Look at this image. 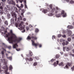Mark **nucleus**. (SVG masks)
Returning a JSON list of instances; mask_svg holds the SVG:
<instances>
[{
    "instance_id": "1",
    "label": "nucleus",
    "mask_w": 74,
    "mask_h": 74,
    "mask_svg": "<svg viewBox=\"0 0 74 74\" xmlns=\"http://www.w3.org/2000/svg\"><path fill=\"white\" fill-rule=\"evenodd\" d=\"M10 33L12 35V36L8 37V41L9 43L11 44H14V42L18 43L22 40L21 38H17L16 35L13 33L12 30H10Z\"/></svg>"
},
{
    "instance_id": "2",
    "label": "nucleus",
    "mask_w": 74,
    "mask_h": 74,
    "mask_svg": "<svg viewBox=\"0 0 74 74\" xmlns=\"http://www.w3.org/2000/svg\"><path fill=\"white\" fill-rule=\"evenodd\" d=\"M2 61L3 63V64L2 68L4 70V72L3 73H5V74H10L9 72H7L8 71V67H7L6 65L7 62L5 59L3 60H2Z\"/></svg>"
},
{
    "instance_id": "3",
    "label": "nucleus",
    "mask_w": 74,
    "mask_h": 74,
    "mask_svg": "<svg viewBox=\"0 0 74 74\" xmlns=\"http://www.w3.org/2000/svg\"><path fill=\"white\" fill-rule=\"evenodd\" d=\"M33 56V53L32 52L30 51H29V53L28 55H27V58H29V59L28 58H26V60L27 62V61H29V62H31V61H33V59L32 58H31Z\"/></svg>"
},
{
    "instance_id": "4",
    "label": "nucleus",
    "mask_w": 74,
    "mask_h": 74,
    "mask_svg": "<svg viewBox=\"0 0 74 74\" xmlns=\"http://www.w3.org/2000/svg\"><path fill=\"white\" fill-rule=\"evenodd\" d=\"M1 31H3L4 32V34L5 37H8V35L5 33H7V29H5L4 27H0V32H1Z\"/></svg>"
},
{
    "instance_id": "5",
    "label": "nucleus",
    "mask_w": 74,
    "mask_h": 74,
    "mask_svg": "<svg viewBox=\"0 0 74 74\" xmlns=\"http://www.w3.org/2000/svg\"><path fill=\"white\" fill-rule=\"evenodd\" d=\"M62 14H63L62 16L64 18V17H66V16H67V14H66V13H64V11L63 10L62 11L61 14H56V16L57 18H59L62 15Z\"/></svg>"
},
{
    "instance_id": "6",
    "label": "nucleus",
    "mask_w": 74,
    "mask_h": 74,
    "mask_svg": "<svg viewBox=\"0 0 74 74\" xmlns=\"http://www.w3.org/2000/svg\"><path fill=\"white\" fill-rule=\"evenodd\" d=\"M55 11V13L56 14H57L59 12V11H60V9L58 8V7H56V10H55V8H53L51 10V12H53L54 11Z\"/></svg>"
},
{
    "instance_id": "7",
    "label": "nucleus",
    "mask_w": 74,
    "mask_h": 74,
    "mask_svg": "<svg viewBox=\"0 0 74 74\" xmlns=\"http://www.w3.org/2000/svg\"><path fill=\"white\" fill-rule=\"evenodd\" d=\"M8 4H11L13 5H16L15 2V1H13V0H12L11 1L10 0H8Z\"/></svg>"
},
{
    "instance_id": "8",
    "label": "nucleus",
    "mask_w": 74,
    "mask_h": 74,
    "mask_svg": "<svg viewBox=\"0 0 74 74\" xmlns=\"http://www.w3.org/2000/svg\"><path fill=\"white\" fill-rule=\"evenodd\" d=\"M66 32L67 33L68 36H70L72 34V32L71 31L68 30V29H66Z\"/></svg>"
},
{
    "instance_id": "9",
    "label": "nucleus",
    "mask_w": 74,
    "mask_h": 74,
    "mask_svg": "<svg viewBox=\"0 0 74 74\" xmlns=\"http://www.w3.org/2000/svg\"><path fill=\"white\" fill-rule=\"evenodd\" d=\"M23 23H23L22 21H21L18 26L20 27V29L21 30H23V29H24V27H23L22 26V24H23Z\"/></svg>"
},
{
    "instance_id": "10",
    "label": "nucleus",
    "mask_w": 74,
    "mask_h": 74,
    "mask_svg": "<svg viewBox=\"0 0 74 74\" xmlns=\"http://www.w3.org/2000/svg\"><path fill=\"white\" fill-rule=\"evenodd\" d=\"M12 15L13 17L15 18V21H16V14H15V13L12 12Z\"/></svg>"
},
{
    "instance_id": "11",
    "label": "nucleus",
    "mask_w": 74,
    "mask_h": 74,
    "mask_svg": "<svg viewBox=\"0 0 74 74\" xmlns=\"http://www.w3.org/2000/svg\"><path fill=\"white\" fill-rule=\"evenodd\" d=\"M32 45L35 46V47H37V45H38V43H34V41H33L32 40Z\"/></svg>"
},
{
    "instance_id": "12",
    "label": "nucleus",
    "mask_w": 74,
    "mask_h": 74,
    "mask_svg": "<svg viewBox=\"0 0 74 74\" xmlns=\"http://www.w3.org/2000/svg\"><path fill=\"white\" fill-rule=\"evenodd\" d=\"M7 8H8V10L9 11H12V7H11V6H10L9 5H7Z\"/></svg>"
},
{
    "instance_id": "13",
    "label": "nucleus",
    "mask_w": 74,
    "mask_h": 74,
    "mask_svg": "<svg viewBox=\"0 0 74 74\" xmlns=\"http://www.w3.org/2000/svg\"><path fill=\"white\" fill-rule=\"evenodd\" d=\"M65 49L66 50V51H68L69 50V47H66L64 48V47L63 48V51H65Z\"/></svg>"
},
{
    "instance_id": "14",
    "label": "nucleus",
    "mask_w": 74,
    "mask_h": 74,
    "mask_svg": "<svg viewBox=\"0 0 74 74\" xmlns=\"http://www.w3.org/2000/svg\"><path fill=\"white\" fill-rule=\"evenodd\" d=\"M56 62H57V64H56V62H55L53 64V65L54 67H56V66H57V65H58V64L59 63V61H57Z\"/></svg>"
},
{
    "instance_id": "15",
    "label": "nucleus",
    "mask_w": 74,
    "mask_h": 74,
    "mask_svg": "<svg viewBox=\"0 0 74 74\" xmlns=\"http://www.w3.org/2000/svg\"><path fill=\"white\" fill-rule=\"evenodd\" d=\"M71 65V64L69 63H68L66 65V66H65L66 68V69H68L69 68V66H70Z\"/></svg>"
},
{
    "instance_id": "16",
    "label": "nucleus",
    "mask_w": 74,
    "mask_h": 74,
    "mask_svg": "<svg viewBox=\"0 0 74 74\" xmlns=\"http://www.w3.org/2000/svg\"><path fill=\"white\" fill-rule=\"evenodd\" d=\"M67 28L69 29H73V27L71 25H68L67 27Z\"/></svg>"
},
{
    "instance_id": "17",
    "label": "nucleus",
    "mask_w": 74,
    "mask_h": 74,
    "mask_svg": "<svg viewBox=\"0 0 74 74\" xmlns=\"http://www.w3.org/2000/svg\"><path fill=\"white\" fill-rule=\"evenodd\" d=\"M14 11H16V12H17V13H18V10L17 9V8H16V7H14Z\"/></svg>"
},
{
    "instance_id": "18",
    "label": "nucleus",
    "mask_w": 74,
    "mask_h": 74,
    "mask_svg": "<svg viewBox=\"0 0 74 74\" xmlns=\"http://www.w3.org/2000/svg\"><path fill=\"white\" fill-rule=\"evenodd\" d=\"M18 47L17 44H15L13 45V48H16V47Z\"/></svg>"
},
{
    "instance_id": "19",
    "label": "nucleus",
    "mask_w": 74,
    "mask_h": 74,
    "mask_svg": "<svg viewBox=\"0 0 74 74\" xmlns=\"http://www.w3.org/2000/svg\"><path fill=\"white\" fill-rule=\"evenodd\" d=\"M24 6L25 7V8H27V9H28V8H27V5H26V0H24Z\"/></svg>"
},
{
    "instance_id": "20",
    "label": "nucleus",
    "mask_w": 74,
    "mask_h": 74,
    "mask_svg": "<svg viewBox=\"0 0 74 74\" xmlns=\"http://www.w3.org/2000/svg\"><path fill=\"white\" fill-rule=\"evenodd\" d=\"M1 64L0 63V73H3L4 71L1 70Z\"/></svg>"
},
{
    "instance_id": "21",
    "label": "nucleus",
    "mask_w": 74,
    "mask_h": 74,
    "mask_svg": "<svg viewBox=\"0 0 74 74\" xmlns=\"http://www.w3.org/2000/svg\"><path fill=\"white\" fill-rule=\"evenodd\" d=\"M59 66H62V67H63V66H64V64H63V62H62L60 63V64H58Z\"/></svg>"
},
{
    "instance_id": "22",
    "label": "nucleus",
    "mask_w": 74,
    "mask_h": 74,
    "mask_svg": "<svg viewBox=\"0 0 74 74\" xmlns=\"http://www.w3.org/2000/svg\"><path fill=\"white\" fill-rule=\"evenodd\" d=\"M1 53L2 55V58H3H3H4V51H2L1 52Z\"/></svg>"
},
{
    "instance_id": "23",
    "label": "nucleus",
    "mask_w": 74,
    "mask_h": 74,
    "mask_svg": "<svg viewBox=\"0 0 74 74\" xmlns=\"http://www.w3.org/2000/svg\"><path fill=\"white\" fill-rule=\"evenodd\" d=\"M14 18H12V19H11L10 20L11 21V23L12 24L13 23H14Z\"/></svg>"
},
{
    "instance_id": "24",
    "label": "nucleus",
    "mask_w": 74,
    "mask_h": 74,
    "mask_svg": "<svg viewBox=\"0 0 74 74\" xmlns=\"http://www.w3.org/2000/svg\"><path fill=\"white\" fill-rule=\"evenodd\" d=\"M4 11L5 12H6V14H7V13H8V11H7V9L6 8H5L4 9Z\"/></svg>"
},
{
    "instance_id": "25",
    "label": "nucleus",
    "mask_w": 74,
    "mask_h": 74,
    "mask_svg": "<svg viewBox=\"0 0 74 74\" xmlns=\"http://www.w3.org/2000/svg\"><path fill=\"white\" fill-rule=\"evenodd\" d=\"M17 19H18V20H22V16H18Z\"/></svg>"
},
{
    "instance_id": "26",
    "label": "nucleus",
    "mask_w": 74,
    "mask_h": 74,
    "mask_svg": "<svg viewBox=\"0 0 74 74\" xmlns=\"http://www.w3.org/2000/svg\"><path fill=\"white\" fill-rule=\"evenodd\" d=\"M42 12H43L44 14H46L48 12V11L47 10H44L43 11H42Z\"/></svg>"
},
{
    "instance_id": "27",
    "label": "nucleus",
    "mask_w": 74,
    "mask_h": 74,
    "mask_svg": "<svg viewBox=\"0 0 74 74\" xmlns=\"http://www.w3.org/2000/svg\"><path fill=\"white\" fill-rule=\"evenodd\" d=\"M32 39H33V40H37V37H36V36H35L34 37L33 36H32Z\"/></svg>"
},
{
    "instance_id": "28",
    "label": "nucleus",
    "mask_w": 74,
    "mask_h": 74,
    "mask_svg": "<svg viewBox=\"0 0 74 74\" xmlns=\"http://www.w3.org/2000/svg\"><path fill=\"white\" fill-rule=\"evenodd\" d=\"M3 14V11L2 10H0V15H2V14Z\"/></svg>"
},
{
    "instance_id": "29",
    "label": "nucleus",
    "mask_w": 74,
    "mask_h": 74,
    "mask_svg": "<svg viewBox=\"0 0 74 74\" xmlns=\"http://www.w3.org/2000/svg\"><path fill=\"white\" fill-rule=\"evenodd\" d=\"M38 32H39V30L38 29L36 28L35 29V33H38Z\"/></svg>"
},
{
    "instance_id": "30",
    "label": "nucleus",
    "mask_w": 74,
    "mask_h": 74,
    "mask_svg": "<svg viewBox=\"0 0 74 74\" xmlns=\"http://www.w3.org/2000/svg\"><path fill=\"white\" fill-rule=\"evenodd\" d=\"M62 33L63 34H65V33H66V31L64 30H63L62 32Z\"/></svg>"
},
{
    "instance_id": "31",
    "label": "nucleus",
    "mask_w": 74,
    "mask_h": 74,
    "mask_svg": "<svg viewBox=\"0 0 74 74\" xmlns=\"http://www.w3.org/2000/svg\"><path fill=\"white\" fill-rule=\"evenodd\" d=\"M5 25H6V26H7V25H8V21H6L5 22Z\"/></svg>"
},
{
    "instance_id": "32",
    "label": "nucleus",
    "mask_w": 74,
    "mask_h": 74,
    "mask_svg": "<svg viewBox=\"0 0 74 74\" xmlns=\"http://www.w3.org/2000/svg\"><path fill=\"white\" fill-rule=\"evenodd\" d=\"M60 57V56H59V55H56V58L57 59H58Z\"/></svg>"
},
{
    "instance_id": "33",
    "label": "nucleus",
    "mask_w": 74,
    "mask_h": 74,
    "mask_svg": "<svg viewBox=\"0 0 74 74\" xmlns=\"http://www.w3.org/2000/svg\"><path fill=\"white\" fill-rule=\"evenodd\" d=\"M7 58L10 60H12V57H7Z\"/></svg>"
},
{
    "instance_id": "34",
    "label": "nucleus",
    "mask_w": 74,
    "mask_h": 74,
    "mask_svg": "<svg viewBox=\"0 0 74 74\" xmlns=\"http://www.w3.org/2000/svg\"><path fill=\"white\" fill-rule=\"evenodd\" d=\"M64 41V40L63 39H61L60 40V41L61 42H63Z\"/></svg>"
},
{
    "instance_id": "35",
    "label": "nucleus",
    "mask_w": 74,
    "mask_h": 74,
    "mask_svg": "<svg viewBox=\"0 0 74 74\" xmlns=\"http://www.w3.org/2000/svg\"><path fill=\"white\" fill-rule=\"evenodd\" d=\"M71 38H67L68 41L69 42H70V41H71Z\"/></svg>"
},
{
    "instance_id": "36",
    "label": "nucleus",
    "mask_w": 74,
    "mask_h": 74,
    "mask_svg": "<svg viewBox=\"0 0 74 74\" xmlns=\"http://www.w3.org/2000/svg\"><path fill=\"white\" fill-rule=\"evenodd\" d=\"M37 64V62H35L34 63V66H36Z\"/></svg>"
},
{
    "instance_id": "37",
    "label": "nucleus",
    "mask_w": 74,
    "mask_h": 74,
    "mask_svg": "<svg viewBox=\"0 0 74 74\" xmlns=\"http://www.w3.org/2000/svg\"><path fill=\"white\" fill-rule=\"evenodd\" d=\"M48 15L49 16H53V14L51 13L50 14H48Z\"/></svg>"
},
{
    "instance_id": "38",
    "label": "nucleus",
    "mask_w": 74,
    "mask_h": 74,
    "mask_svg": "<svg viewBox=\"0 0 74 74\" xmlns=\"http://www.w3.org/2000/svg\"><path fill=\"white\" fill-rule=\"evenodd\" d=\"M70 3H71V4H73V3H74V1L73 0H71L70 1Z\"/></svg>"
},
{
    "instance_id": "39",
    "label": "nucleus",
    "mask_w": 74,
    "mask_h": 74,
    "mask_svg": "<svg viewBox=\"0 0 74 74\" xmlns=\"http://www.w3.org/2000/svg\"><path fill=\"white\" fill-rule=\"evenodd\" d=\"M66 1L67 2H69V1H70V0H62V1H63L64 3V1L63 2V1Z\"/></svg>"
},
{
    "instance_id": "40",
    "label": "nucleus",
    "mask_w": 74,
    "mask_h": 74,
    "mask_svg": "<svg viewBox=\"0 0 74 74\" xmlns=\"http://www.w3.org/2000/svg\"><path fill=\"white\" fill-rule=\"evenodd\" d=\"M3 45H4L5 48H7V45H5V44H4V43H3Z\"/></svg>"
},
{
    "instance_id": "41",
    "label": "nucleus",
    "mask_w": 74,
    "mask_h": 74,
    "mask_svg": "<svg viewBox=\"0 0 74 74\" xmlns=\"http://www.w3.org/2000/svg\"><path fill=\"white\" fill-rule=\"evenodd\" d=\"M10 70H12V66L11 65H10L9 67Z\"/></svg>"
},
{
    "instance_id": "42",
    "label": "nucleus",
    "mask_w": 74,
    "mask_h": 74,
    "mask_svg": "<svg viewBox=\"0 0 74 74\" xmlns=\"http://www.w3.org/2000/svg\"><path fill=\"white\" fill-rule=\"evenodd\" d=\"M62 37L64 38H66V35H63L62 36Z\"/></svg>"
},
{
    "instance_id": "43",
    "label": "nucleus",
    "mask_w": 74,
    "mask_h": 74,
    "mask_svg": "<svg viewBox=\"0 0 74 74\" xmlns=\"http://www.w3.org/2000/svg\"><path fill=\"white\" fill-rule=\"evenodd\" d=\"M27 39L28 40H30L31 39V37L30 36H28L27 37Z\"/></svg>"
},
{
    "instance_id": "44",
    "label": "nucleus",
    "mask_w": 74,
    "mask_h": 74,
    "mask_svg": "<svg viewBox=\"0 0 74 74\" xmlns=\"http://www.w3.org/2000/svg\"><path fill=\"white\" fill-rule=\"evenodd\" d=\"M62 36V34H59L58 35V37H60Z\"/></svg>"
},
{
    "instance_id": "45",
    "label": "nucleus",
    "mask_w": 74,
    "mask_h": 74,
    "mask_svg": "<svg viewBox=\"0 0 74 74\" xmlns=\"http://www.w3.org/2000/svg\"><path fill=\"white\" fill-rule=\"evenodd\" d=\"M24 6V5H23L22 4H21V6H20V7L21 8H23V7Z\"/></svg>"
},
{
    "instance_id": "46",
    "label": "nucleus",
    "mask_w": 74,
    "mask_h": 74,
    "mask_svg": "<svg viewBox=\"0 0 74 74\" xmlns=\"http://www.w3.org/2000/svg\"><path fill=\"white\" fill-rule=\"evenodd\" d=\"M35 59H37V60H38L39 59V58H38V57H35Z\"/></svg>"
},
{
    "instance_id": "47",
    "label": "nucleus",
    "mask_w": 74,
    "mask_h": 74,
    "mask_svg": "<svg viewBox=\"0 0 74 74\" xmlns=\"http://www.w3.org/2000/svg\"><path fill=\"white\" fill-rule=\"evenodd\" d=\"M69 44V42L68 41H66L65 42V45H67Z\"/></svg>"
},
{
    "instance_id": "48",
    "label": "nucleus",
    "mask_w": 74,
    "mask_h": 74,
    "mask_svg": "<svg viewBox=\"0 0 74 74\" xmlns=\"http://www.w3.org/2000/svg\"><path fill=\"white\" fill-rule=\"evenodd\" d=\"M26 29H27V30H29V27L27 26L26 27Z\"/></svg>"
},
{
    "instance_id": "49",
    "label": "nucleus",
    "mask_w": 74,
    "mask_h": 74,
    "mask_svg": "<svg viewBox=\"0 0 74 74\" xmlns=\"http://www.w3.org/2000/svg\"><path fill=\"white\" fill-rule=\"evenodd\" d=\"M10 14L9 13H8L7 14V16H8L9 18L10 17Z\"/></svg>"
},
{
    "instance_id": "50",
    "label": "nucleus",
    "mask_w": 74,
    "mask_h": 74,
    "mask_svg": "<svg viewBox=\"0 0 74 74\" xmlns=\"http://www.w3.org/2000/svg\"><path fill=\"white\" fill-rule=\"evenodd\" d=\"M8 48L9 49H11V46H10L8 47Z\"/></svg>"
},
{
    "instance_id": "51",
    "label": "nucleus",
    "mask_w": 74,
    "mask_h": 74,
    "mask_svg": "<svg viewBox=\"0 0 74 74\" xmlns=\"http://www.w3.org/2000/svg\"><path fill=\"white\" fill-rule=\"evenodd\" d=\"M49 7L50 8H52V5L51 4L49 5Z\"/></svg>"
},
{
    "instance_id": "52",
    "label": "nucleus",
    "mask_w": 74,
    "mask_h": 74,
    "mask_svg": "<svg viewBox=\"0 0 74 74\" xmlns=\"http://www.w3.org/2000/svg\"><path fill=\"white\" fill-rule=\"evenodd\" d=\"M62 44L63 46H64V45H66V43H65V42H63L62 43Z\"/></svg>"
},
{
    "instance_id": "53",
    "label": "nucleus",
    "mask_w": 74,
    "mask_h": 74,
    "mask_svg": "<svg viewBox=\"0 0 74 74\" xmlns=\"http://www.w3.org/2000/svg\"><path fill=\"white\" fill-rule=\"evenodd\" d=\"M71 69L72 70V71H74V66L71 68Z\"/></svg>"
},
{
    "instance_id": "54",
    "label": "nucleus",
    "mask_w": 74,
    "mask_h": 74,
    "mask_svg": "<svg viewBox=\"0 0 74 74\" xmlns=\"http://www.w3.org/2000/svg\"><path fill=\"white\" fill-rule=\"evenodd\" d=\"M54 60H55L53 59H52L51 60V62H53V61H54Z\"/></svg>"
},
{
    "instance_id": "55",
    "label": "nucleus",
    "mask_w": 74,
    "mask_h": 74,
    "mask_svg": "<svg viewBox=\"0 0 74 74\" xmlns=\"http://www.w3.org/2000/svg\"><path fill=\"white\" fill-rule=\"evenodd\" d=\"M21 8V7H20V8H18L19 11H20L22 10V8Z\"/></svg>"
},
{
    "instance_id": "56",
    "label": "nucleus",
    "mask_w": 74,
    "mask_h": 74,
    "mask_svg": "<svg viewBox=\"0 0 74 74\" xmlns=\"http://www.w3.org/2000/svg\"><path fill=\"white\" fill-rule=\"evenodd\" d=\"M16 6L17 7H18V8H20V6H19V5L17 4L16 5Z\"/></svg>"
},
{
    "instance_id": "57",
    "label": "nucleus",
    "mask_w": 74,
    "mask_h": 74,
    "mask_svg": "<svg viewBox=\"0 0 74 74\" xmlns=\"http://www.w3.org/2000/svg\"><path fill=\"white\" fill-rule=\"evenodd\" d=\"M72 37L73 39H74V34H73L72 36Z\"/></svg>"
},
{
    "instance_id": "58",
    "label": "nucleus",
    "mask_w": 74,
    "mask_h": 74,
    "mask_svg": "<svg viewBox=\"0 0 74 74\" xmlns=\"http://www.w3.org/2000/svg\"><path fill=\"white\" fill-rule=\"evenodd\" d=\"M2 18L3 20H5V18H4V17L3 16H2Z\"/></svg>"
},
{
    "instance_id": "59",
    "label": "nucleus",
    "mask_w": 74,
    "mask_h": 74,
    "mask_svg": "<svg viewBox=\"0 0 74 74\" xmlns=\"http://www.w3.org/2000/svg\"><path fill=\"white\" fill-rule=\"evenodd\" d=\"M39 48H41V47H42V45L41 44H39Z\"/></svg>"
},
{
    "instance_id": "60",
    "label": "nucleus",
    "mask_w": 74,
    "mask_h": 74,
    "mask_svg": "<svg viewBox=\"0 0 74 74\" xmlns=\"http://www.w3.org/2000/svg\"><path fill=\"white\" fill-rule=\"evenodd\" d=\"M53 37L52 38H55V36H52Z\"/></svg>"
},
{
    "instance_id": "61",
    "label": "nucleus",
    "mask_w": 74,
    "mask_h": 74,
    "mask_svg": "<svg viewBox=\"0 0 74 74\" xmlns=\"http://www.w3.org/2000/svg\"><path fill=\"white\" fill-rule=\"evenodd\" d=\"M20 49H16V50L17 51H20Z\"/></svg>"
},
{
    "instance_id": "62",
    "label": "nucleus",
    "mask_w": 74,
    "mask_h": 74,
    "mask_svg": "<svg viewBox=\"0 0 74 74\" xmlns=\"http://www.w3.org/2000/svg\"><path fill=\"white\" fill-rule=\"evenodd\" d=\"M0 9H1V10H3V7L1 6L0 7Z\"/></svg>"
},
{
    "instance_id": "63",
    "label": "nucleus",
    "mask_w": 74,
    "mask_h": 74,
    "mask_svg": "<svg viewBox=\"0 0 74 74\" xmlns=\"http://www.w3.org/2000/svg\"><path fill=\"white\" fill-rule=\"evenodd\" d=\"M29 27H33V26H32V25H29Z\"/></svg>"
},
{
    "instance_id": "64",
    "label": "nucleus",
    "mask_w": 74,
    "mask_h": 74,
    "mask_svg": "<svg viewBox=\"0 0 74 74\" xmlns=\"http://www.w3.org/2000/svg\"><path fill=\"white\" fill-rule=\"evenodd\" d=\"M23 20L24 21H26V19L25 18H24L23 19Z\"/></svg>"
}]
</instances>
